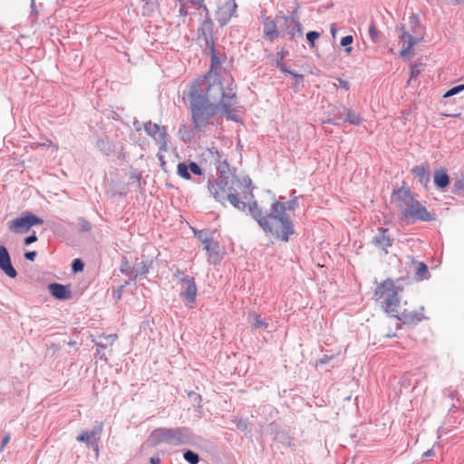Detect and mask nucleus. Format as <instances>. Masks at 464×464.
<instances>
[{
	"mask_svg": "<svg viewBox=\"0 0 464 464\" xmlns=\"http://www.w3.org/2000/svg\"><path fill=\"white\" fill-rule=\"evenodd\" d=\"M233 83L224 87L219 76L208 73L192 82L188 92L194 129L205 130L211 118L220 113L236 121L237 94Z\"/></svg>",
	"mask_w": 464,
	"mask_h": 464,
	"instance_id": "nucleus-1",
	"label": "nucleus"
},
{
	"mask_svg": "<svg viewBox=\"0 0 464 464\" xmlns=\"http://www.w3.org/2000/svg\"><path fill=\"white\" fill-rule=\"evenodd\" d=\"M249 210L264 232L274 239L287 242L295 233L294 224L286 213L285 203L274 201L266 215H263L256 202L250 205Z\"/></svg>",
	"mask_w": 464,
	"mask_h": 464,
	"instance_id": "nucleus-2",
	"label": "nucleus"
},
{
	"mask_svg": "<svg viewBox=\"0 0 464 464\" xmlns=\"http://www.w3.org/2000/svg\"><path fill=\"white\" fill-rule=\"evenodd\" d=\"M399 208L401 218L412 220L430 221L431 214L418 200L414 199L410 189L401 188L397 191Z\"/></svg>",
	"mask_w": 464,
	"mask_h": 464,
	"instance_id": "nucleus-3",
	"label": "nucleus"
},
{
	"mask_svg": "<svg viewBox=\"0 0 464 464\" xmlns=\"http://www.w3.org/2000/svg\"><path fill=\"white\" fill-rule=\"evenodd\" d=\"M374 296L381 300L386 313L393 314L401 305L398 296V290L392 279H386L379 285L375 290Z\"/></svg>",
	"mask_w": 464,
	"mask_h": 464,
	"instance_id": "nucleus-4",
	"label": "nucleus"
},
{
	"mask_svg": "<svg viewBox=\"0 0 464 464\" xmlns=\"http://www.w3.org/2000/svg\"><path fill=\"white\" fill-rule=\"evenodd\" d=\"M398 320L406 324H416L423 318V307L415 304L404 302L399 309L392 314Z\"/></svg>",
	"mask_w": 464,
	"mask_h": 464,
	"instance_id": "nucleus-5",
	"label": "nucleus"
},
{
	"mask_svg": "<svg viewBox=\"0 0 464 464\" xmlns=\"http://www.w3.org/2000/svg\"><path fill=\"white\" fill-rule=\"evenodd\" d=\"M197 3H198L206 12V18L198 29V38L203 39L206 45L214 51L213 23L208 13V9L203 0H197Z\"/></svg>",
	"mask_w": 464,
	"mask_h": 464,
	"instance_id": "nucleus-6",
	"label": "nucleus"
},
{
	"mask_svg": "<svg viewBox=\"0 0 464 464\" xmlns=\"http://www.w3.org/2000/svg\"><path fill=\"white\" fill-rule=\"evenodd\" d=\"M43 219L38 217L28 214L23 218H15L8 223L9 228L14 233H25L35 225H42Z\"/></svg>",
	"mask_w": 464,
	"mask_h": 464,
	"instance_id": "nucleus-7",
	"label": "nucleus"
},
{
	"mask_svg": "<svg viewBox=\"0 0 464 464\" xmlns=\"http://www.w3.org/2000/svg\"><path fill=\"white\" fill-rule=\"evenodd\" d=\"M144 129L148 135L160 144V150L166 151L168 149V134L165 127L148 122L145 124Z\"/></svg>",
	"mask_w": 464,
	"mask_h": 464,
	"instance_id": "nucleus-8",
	"label": "nucleus"
},
{
	"mask_svg": "<svg viewBox=\"0 0 464 464\" xmlns=\"http://www.w3.org/2000/svg\"><path fill=\"white\" fill-rule=\"evenodd\" d=\"M236 9L237 4L234 0H227L218 7L216 15L217 20L221 27L225 26L229 22L236 12Z\"/></svg>",
	"mask_w": 464,
	"mask_h": 464,
	"instance_id": "nucleus-9",
	"label": "nucleus"
},
{
	"mask_svg": "<svg viewBox=\"0 0 464 464\" xmlns=\"http://www.w3.org/2000/svg\"><path fill=\"white\" fill-rule=\"evenodd\" d=\"M181 292L183 296L189 304H194L198 295V288L193 277L185 276L181 279Z\"/></svg>",
	"mask_w": 464,
	"mask_h": 464,
	"instance_id": "nucleus-10",
	"label": "nucleus"
},
{
	"mask_svg": "<svg viewBox=\"0 0 464 464\" xmlns=\"http://www.w3.org/2000/svg\"><path fill=\"white\" fill-rule=\"evenodd\" d=\"M209 190L217 200L224 202L230 188H228L226 179H219L209 184Z\"/></svg>",
	"mask_w": 464,
	"mask_h": 464,
	"instance_id": "nucleus-11",
	"label": "nucleus"
},
{
	"mask_svg": "<svg viewBox=\"0 0 464 464\" xmlns=\"http://www.w3.org/2000/svg\"><path fill=\"white\" fill-rule=\"evenodd\" d=\"M372 244L381 249L383 255L388 254V248L392 246V239L387 228H380L378 235L372 238Z\"/></svg>",
	"mask_w": 464,
	"mask_h": 464,
	"instance_id": "nucleus-12",
	"label": "nucleus"
},
{
	"mask_svg": "<svg viewBox=\"0 0 464 464\" xmlns=\"http://www.w3.org/2000/svg\"><path fill=\"white\" fill-rule=\"evenodd\" d=\"M0 269L11 278L17 276L16 270L12 266L8 251L4 246H0Z\"/></svg>",
	"mask_w": 464,
	"mask_h": 464,
	"instance_id": "nucleus-13",
	"label": "nucleus"
},
{
	"mask_svg": "<svg viewBox=\"0 0 464 464\" xmlns=\"http://www.w3.org/2000/svg\"><path fill=\"white\" fill-rule=\"evenodd\" d=\"M165 430H155L149 436L148 440L142 444L140 451L143 452L150 448H155L159 444L165 442Z\"/></svg>",
	"mask_w": 464,
	"mask_h": 464,
	"instance_id": "nucleus-14",
	"label": "nucleus"
},
{
	"mask_svg": "<svg viewBox=\"0 0 464 464\" xmlns=\"http://www.w3.org/2000/svg\"><path fill=\"white\" fill-rule=\"evenodd\" d=\"M401 34L400 39L402 44V49L401 50L400 54L401 56L405 57L410 53L411 50L417 43V39L412 34H409V32L405 30L404 26L401 27Z\"/></svg>",
	"mask_w": 464,
	"mask_h": 464,
	"instance_id": "nucleus-15",
	"label": "nucleus"
},
{
	"mask_svg": "<svg viewBox=\"0 0 464 464\" xmlns=\"http://www.w3.org/2000/svg\"><path fill=\"white\" fill-rule=\"evenodd\" d=\"M411 259L410 268L413 270L414 276L418 281L428 279L430 273L427 266L423 262L416 261L412 256H409Z\"/></svg>",
	"mask_w": 464,
	"mask_h": 464,
	"instance_id": "nucleus-16",
	"label": "nucleus"
},
{
	"mask_svg": "<svg viewBox=\"0 0 464 464\" xmlns=\"http://www.w3.org/2000/svg\"><path fill=\"white\" fill-rule=\"evenodd\" d=\"M48 288L52 295L58 299H69L72 295L68 286L57 283L49 285Z\"/></svg>",
	"mask_w": 464,
	"mask_h": 464,
	"instance_id": "nucleus-17",
	"label": "nucleus"
},
{
	"mask_svg": "<svg viewBox=\"0 0 464 464\" xmlns=\"http://www.w3.org/2000/svg\"><path fill=\"white\" fill-rule=\"evenodd\" d=\"M102 430V423H101L95 430L92 431H82L78 437L77 440L80 442L89 443L92 439L99 440L100 434Z\"/></svg>",
	"mask_w": 464,
	"mask_h": 464,
	"instance_id": "nucleus-18",
	"label": "nucleus"
},
{
	"mask_svg": "<svg viewBox=\"0 0 464 464\" xmlns=\"http://www.w3.org/2000/svg\"><path fill=\"white\" fill-rule=\"evenodd\" d=\"M412 174L419 179L421 184L427 185L430 181V174L427 167L423 165L415 166L411 169Z\"/></svg>",
	"mask_w": 464,
	"mask_h": 464,
	"instance_id": "nucleus-19",
	"label": "nucleus"
},
{
	"mask_svg": "<svg viewBox=\"0 0 464 464\" xmlns=\"http://www.w3.org/2000/svg\"><path fill=\"white\" fill-rule=\"evenodd\" d=\"M264 34L270 40H274L278 36V32L276 31V24L274 20L266 18L264 20Z\"/></svg>",
	"mask_w": 464,
	"mask_h": 464,
	"instance_id": "nucleus-20",
	"label": "nucleus"
},
{
	"mask_svg": "<svg viewBox=\"0 0 464 464\" xmlns=\"http://www.w3.org/2000/svg\"><path fill=\"white\" fill-rule=\"evenodd\" d=\"M434 183L440 188H445L450 184V178L445 169H438L434 172Z\"/></svg>",
	"mask_w": 464,
	"mask_h": 464,
	"instance_id": "nucleus-21",
	"label": "nucleus"
},
{
	"mask_svg": "<svg viewBox=\"0 0 464 464\" xmlns=\"http://www.w3.org/2000/svg\"><path fill=\"white\" fill-rule=\"evenodd\" d=\"M196 237L204 245V249L207 252L210 251V245L212 244L213 232H208L207 230L195 231Z\"/></svg>",
	"mask_w": 464,
	"mask_h": 464,
	"instance_id": "nucleus-22",
	"label": "nucleus"
},
{
	"mask_svg": "<svg viewBox=\"0 0 464 464\" xmlns=\"http://www.w3.org/2000/svg\"><path fill=\"white\" fill-rule=\"evenodd\" d=\"M248 316L253 320L252 326L255 329H266L268 327V324L256 312H249Z\"/></svg>",
	"mask_w": 464,
	"mask_h": 464,
	"instance_id": "nucleus-23",
	"label": "nucleus"
},
{
	"mask_svg": "<svg viewBox=\"0 0 464 464\" xmlns=\"http://www.w3.org/2000/svg\"><path fill=\"white\" fill-rule=\"evenodd\" d=\"M346 121L353 125H360L361 117L350 109L345 110Z\"/></svg>",
	"mask_w": 464,
	"mask_h": 464,
	"instance_id": "nucleus-24",
	"label": "nucleus"
},
{
	"mask_svg": "<svg viewBox=\"0 0 464 464\" xmlns=\"http://www.w3.org/2000/svg\"><path fill=\"white\" fill-rule=\"evenodd\" d=\"M209 258L214 259L215 261L220 258V246L218 242H214L212 239V244L210 245V251L207 252Z\"/></svg>",
	"mask_w": 464,
	"mask_h": 464,
	"instance_id": "nucleus-25",
	"label": "nucleus"
},
{
	"mask_svg": "<svg viewBox=\"0 0 464 464\" xmlns=\"http://www.w3.org/2000/svg\"><path fill=\"white\" fill-rule=\"evenodd\" d=\"M177 170H178V174L185 179H190V174L188 172V166H187L185 163H179L177 167Z\"/></svg>",
	"mask_w": 464,
	"mask_h": 464,
	"instance_id": "nucleus-26",
	"label": "nucleus"
},
{
	"mask_svg": "<svg viewBox=\"0 0 464 464\" xmlns=\"http://www.w3.org/2000/svg\"><path fill=\"white\" fill-rule=\"evenodd\" d=\"M184 459L190 464H198L199 461L198 455L191 450H187L184 453Z\"/></svg>",
	"mask_w": 464,
	"mask_h": 464,
	"instance_id": "nucleus-27",
	"label": "nucleus"
},
{
	"mask_svg": "<svg viewBox=\"0 0 464 464\" xmlns=\"http://www.w3.org/2000/svg\"><path fill=\"white\" fill-rule=\"evenodd\" d=\"M226 199H228L231 205H233L235 208H239L240 206L243 204L237 195L231 193L230 191L227 193Z\"/></svg>",
	"mask_w": 464,
	"mask_h": 464,
	"instance_id": "nucleus-28",
	"label": "nucleus"
},
{
	"mask_svg": "<svg viewBox=\"0 0 464 464\" xmlns=\"http://www.w3.org/2000/svg\"><path fill=\"white\" fill-rule=\"evenodd\" d=\"M353 41V38L352 35H346L341 39V44L343 46H346L345 52L347 53H350L353 50L351 46H349Z\"/></svg>",
	"mask_w": 464,
	"mask_h": 464,
	"instance_id": "nucleus-29",
	"label": "nucleus"
},
{
	"mask_svg": "<svg viewBox=\"0 0 464 464\" xmlns=\"http://www.w3.org/2000/svg\"><path fill=\"white\" fill-rule=\"evenodd\" d=\"M177 433L178 432L174 430H165V435H166L165 442L173 443L176 440Z\"/></svg>",
	"mask_w": 464,
	"mask_h": 464,
	"instance_id": "nucleus-30",
	"label": "nucleus"
},
{
	"mask_svg": "<svg viewBox=\"0 0 464 464\" xmlns=\"http://www.w3.org/2000/svg\"><path fill=\"white\" fill-rule=\"evenodd\" d=\"M83 266H84V265H83L82 261L79 258L74 259L72 262V268L73 272L82 271Z\"/></svg>",
	"mask_w": 464,
	"mask_h": 464,
	"instance_id": "nucleus-31",
	"label": "nucleus"
},
{
	"mask_svg": "<svg viewBox=\"0 0 464 464\" xmlns=\"http://www.w3.org/2000/svg\"><path fill=\"white\" fill-rule=\"evenodd\" d=\"M464 90V85H459V86H456L454 88H451L450 90H449L445 94H444V97H450L456 93H458L459 92Z\"/></svg>",
	"mask_w": 464,
	"mask_h": 464,
	"instance_id": "nucleus-32",
	"label": "nucleus"
},
{
	"mask_svg": "<svg viewBox=\"0 0 464 464\" xmlns=\"http://www.w3.org/2000/svg\"><path fill=\"white\" fill-rule=\"evenodd\" d=\"M101 338H103L106 341V344L112 345L113 343L117 340V334H109V335H102Z\"/></svg>",
	"mask_w": 464,
	"mask_h": 464,
	"instance_id": "nucleus-33",
	"label": "nucleus"
},
{
	"mask_svg": "<svg viewBox=\"0 0 464 464\" xmlns=\"http://www.w3.org/2000/svg\"><path fill=\"white\" fill-rule=\"evenodd\" d=\"M319 37V34L316 32H309L306 34V39L312 45H314V41Z\"/></svg>",
	"mask_w": 464,
	"mask_h": 464,
	"instance_id": "nucleus-34",
	"label": "nucleus"
},
{
	"mask_svg": "<svg viewBox=\"0 0 464 464\" xmlns=\"http://www.w3.org/2000/svg\"><path fill=\"white\" fill-rule=\"evenodd\" d=\"M188 169L196 174V175H201V169L199 168V166L195 163V162H191L189 165H188Z\"/></svg>",
	"mask_w": 464,
	"mask_h": 464,
	"instance_id": "nucleus-35",
	"label": "nucleus"
},
{
	"mask_svg": "<svg viewBox=\"0 0 464 464\" xmlns=\"http://www.w3.org/2000/svg\"><path fill=\"white\" fill-rule=\"evenodd\" d=\"M369 34H370V36L372 37V41H376L377 40V38H378V30H377V28L375 27L374 24H372L369 27Z\"/></svg>",
	"mask_w": 464,
	"mask_h": 464,
	"instance_id": "nucleus-36",
	"label": "nucleus"
},
{
	"mask_svg": "<svg viewBox=\"0 0 464 464\" xmlns=\"http://www.w3.org/2000/svg\"><path fill=\"white\" fill-rule=\"evenodd\" d=\"M150 270V264L147 262H141L140 264V275H146Z\"/></svg>",
	"mask_w": 464,
	"mask_h": 464,
	"instance_id": "nucleus-37",
	"label": "nucleus"
},
{
	"mask_svg": "<svg viewBox=\"0 0 464 464\" xmlns=\"http://www.w3.org/2000/svg\"><path fill=\"white\" fill-rule=\"evenodd\" d=\"M153 11V6L151 4H150L149 2H147L145 4V5L143 6V11H142V14L144 15H150L151 14V12Z\"/></svg>",
	"mask_w": 464,
	"mask_h": 464,
	"instance_id": "nucleus-38",
	"label": "nucleus"
},
{
	"mask_svg": "<svg viewBox=\"0 0 464 464\" xmlns=\"http://www.w3.org/2000/svg\"><path fill=\"white\" fill-rule=\"evenodd\" d=\"M37 240V237L35 236V234H33L27 237L24 238V244L25 245H30L34 242H35Z\"/></svg>",
	"mask_w": 464,
	"mask_h": 464,
	"instance_id": "nucleus-39",
	"label": "nucleus"
},
{
	"mask_svg": "<svg viewBox=\"0 0 464 464\" xmlns=\"http://www.w3.org/2000/svg\"><path fill=\"white\" fill-rule=\"evenodd\" d=\"M338 82H339V83H340V86H341L343 89H344V90H346V91H348V90L350 89V84H349V82H348L347 81H345V80H343V79H340V78H339V79H338Z\"/></svg>",
	"mask_w": 464,
	"mask_h": 464,
	"instance_id": "nucleus-40",
	"label": "nucleus"
},
{
	"mask_svg": "<svg viewBox=\"0 0 464 464\" xmlns=\"http://www.w3.org/2000/svg\"><path fill=\"white\" fill-rule=\"evenodd\" d=\"M36 256V252L35 251H30V252H26L24 254V257L27 259V260H31V261H34V258Z\"/></svg>",
	"mask_w": 464,
	"mask_h": 464,
	"instance_id": "nucleus-41",
	"label": "nucleus"
},
{
	"mask_svg": "<svg viewBox=\"0 0 464 464\" xmlns=\"http://www.w3.org/2000/svg\"><path fill=\"white\" fill-rule=\"evenodd\" d=\"M218 169L222 174H225L228 170V165L227 164V162H223L218 166Z\"/></svg>",
	"mask_w": 464,
	"mask_h": 464,
	"instance_id": "nucleus-42",
	"label": "nucleus"
},
{
	"mask_svg": "<svg viewBox=\"0 0 464 464\" xmlns=\"http://www.w3.org/2000/svg\"><path fill=\"white\" fill-rule=\"evenodd\" d=\"M332 359V357L330 356H327V355H324L323 358H321L318 362H317V364H324V363H327L330 362V360Z\"/></svg>",
	"mask_w": 464,
	"mask_h": 464,
	"instance_id": "nucleus-43",
	"label": "nucleus"
},
{
	"mask_svg": "<svg viewBox=\"0 0 464 464\" xmlns=\"http://www.w3.org/2000/svg\"><path fill=\"white\" fill-rule=\"evenodd\" d=\"M9 440H10V435H9V434H7V435H5V436L4 437V439H3L2 445H1V449H0L1 450H4V448L7 445V443L9 442Z\"/></svg>",
	"mask_w": 464,
	"mask_h": 464,
	"instance_id": "nucleus-44",
	"label": "nucleus"
},
{
	"mask_svg": "<svg viewBox=\"0 0 464 464\" xmlns=\"http://www.w3.org/2000/svg\"><path fill=\"white\" fill-rule=\"evenodd\" d=\"M434 455H435L434 450L432 449H430V450H428L427 451L423 452L422 457L423 458L433 457Z\"/></svg>",
	"mask_w": 464,
	"mask_h": 464,
	"instance_id": "nucleus-45",
	"label": "nucleus"
},
{
	"mask_svg": "<svg viewBox=\"0 0 464 464\" xmlns=\"http://www.w3.org/2000/svg\"><path fill=\"white\" fill-rule=\"evenodd\" d=\"M179 14L182 15V16H186L188 14V11L186 8L184 7H180L179 9Z\"/></svg>",
	"mask_w": 464,
	"mask_h": 464,
	"instance_id": "nucleus-46",
	"label": "nucleus"
},
{
	"mask_svg": "<svg viewBox=\"0 0 464 464\" xmlns=\"http://www.w3.org/2000/svg\"><path fill=\"white\" fill-rule=\"evenodd\" d=\"M411 23H413L414 24L418 25V22H417L416 17L411 16Z\"/></svg>",
	"mask_w": 464,
	"mask_h": 464,
	"instance_id": "nucleus-47",
	"label": "nucleus"
},
{
	"mask_svg": "<svg viewBox=\"0 0 464 464\" xmlns=\"http://www.w3.org/2000/svg\"><path fill=\"white\" fill-rule=\"evenodd\" d=\"M159 159L161 161V166L162 168H164V165H165V162L162 160V156L159 153Z\"/></svg>",
	"mask_w": 464,
	"mask_h": 464,
	"instance_id": "nucleus-48",
	"label": "nucleus"
},
{
	"mask_svg": "<svg viewBox=\"0 0 464 464\" xmlns=\"http://www.w3.org/2000/svg\"><path fill=\"white\" fill-rule=\"evenodd\" d=\"M419 70H416L415 68H411V73L414 75L415 73H418Z\"/></svg>",
	"mask_w": 464,
	"mask_h": 464,
	"instance_id": "nucleus-49",
	"label": "nucleus"
},
{
	"mask_svg": "<svg viewBox=\"0 0 464 464\" xmlns=\"http://www.w3.org/2000/svg\"><path fill=\"white\" fill-rule=\"evenodd\" d=\"M44 145L45 146H53V142L51 140H48L46 143H44Z\"/></svg>",
	"mask_w": 464,
	"mask_h": 464,
	"instance_id": "nucleus-50",
	"label": "nucleus"
},
{
	"mask_svg": "<svg viewBox=\"0 0 464 464\" xmlns=\"http://www.w3.org/2000/svg\"><path fill=\"white\" fill-rule=\"evenodd\" d=\"M32 5L33 6L34 5V0H32Z\"/></svg>",
	"mask_w": 464,
	"mask_h": 464,
	"instance_id": "nucleus-51",
	"label": "nucleus"
},
{
	"mask_svg": "<svg viewBox=\"0 0 464 464\" xmlns=\"http://www.w3.org/2000/svg\"><path fill=\"white\" fill-rule=\"evenodd\" d=\"M179 2H182L183 0H179Z\"/></svg>",
	"mask_w": 464,
	"mask_h": 464,
	"instance_id": "nucleus-52",
	"label": "nucleus"
}]
</instances>
